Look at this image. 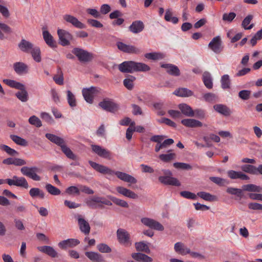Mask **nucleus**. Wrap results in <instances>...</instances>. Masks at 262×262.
<instances>
[{
    "label": "nucleus",
    "mask_w": 262,
    "mask_h": 262,
    "mask_svg": "<svg viewBox=\"0 0 262 262\" xmlns=\"http://www.w3.org/2000/svg\"><path fill=\"white\" fill-rule=\"evenodd\" d=\"M89 163L92 168L101 173L110 175L115 174L120 180L131 184H136L137 182V180L135 178L126 173L119 171H114L105 166L99 164L92 161H89Z\"/></svg>",
    "instance_id": "1"
},
{
    "label": "nucleus",
    "mask_w": 262,
    "mask_h": 262,
    "mask_svg": "<svg viewBox=\"0 0 262 262\" xmlns=\"http://www.w3.org/2000/svg\"><path fill=\"white\" fill-rule=\"evenodd\" d=\"M118 69L122 73H133L135 72H147L150 70V68L145 63L130 60L119 64Z\"/></svg>",
    "instance_id": "2"
},
{
    "label": "nucleus",
    "mask_w": 262,
    "mask_h": 262,
    "mask_svg": "<svg viewBox=\"0 0 262 262\" xmlns=\"http://www.w3.org/2000/svg\"><path fill=\"white\" fill-rule=\"evenodd\" d=\"M164 176H160L158 180L160 183L166 185L180 186L181 183L176 178L172 177V172L168 169H162Z\"/></svg>",
    "instance_id": "3"
},
{
    "label": "nucleus",
    "mask_w": 262,
    "mask_h": 262,
    "mask_svg": "<svg viewBox=\"0 0 262 262\" xmlns=\"http://www.w3.org/2000/svg\"><path fill=\"white\" fill-rule=\"evenodd\" d=\"M72 52L81 62H90L94 58L93 54L92 53L79 48H74Z\"/></svg>",
    "instance_id": "4"
},
{
    "label": "nucleus",
    "mask_w": 262,
    "mask_h": 262,
    "mask_svg": "<svg viewBox=\"0 0 262 262\" xmlns=\"http://www.w3.org/2000/svg\"><path fill=\"white\" fill-rule=\"evenodd\" d=\"M98 105L103 110L113 113L116 112L119 108L117 103L108 98L104 99L99 103Z\"/></svg>",
    "instance_id": "5"
},
{
    "label": "nucleus",
    "mask_w": 262,
    "mask_h": 262,
    "mask_svg": "<svg viewBox=\"0 0 262 262\" xmlns=\"http://www.w3.org/2000/svg\"><path fill=\"white\" fill-rule=\"evenodd\" d=\"M57 35L59 38V43L62 46H67L70 45V40L73 39V36L68 31L58 29Z\"/></svg>",
    "instance_id": "6"
},
{
    "label": "nucleus",
    "mask_w": 262,
    "mask_h": 262,
    "mask_svg": "<svg viewBox=\"0 0 262 262\" xmlns=\"http://www.w3.org/2000/svg\"><path fill=\"white\" fill-rule=\"evenodd\" d=\"M6 181L9 186L13 185L25 189H28L29 187L27 181L23 177H18L16 176H14L12 179H7Z\"/></svg>",
    "instance_id": "7"
},
{
    "label": "nucleus",
    "mask_w": 262,
    "mask_h": 262,
    "mask_svg": "<svg viewBox=\"0 0 262 262\" xmlns=\"http://www.w3.org/2000/svg\"><path fill=\"white\" fill-rule=\"evenodd\" d=\"M38 168L36 166L27 167L24 166L20 169L21 173L26 177H28L32 180L39 181L41 180L40 177L36 174Z\"/></svg>",
    "instance_id": "8"
},
{
    "label": "nucleus",
    "mask_w": 262,
    "mask_h": 262,
    "mask_svg": "<svg viewBox=\"0 0 262 262\" xmlns=\"http://www.w3.org/2000/svg\"><path fill=\"white\" fill-rule=\"evenodd\" d=\"M141 222L145 226L154 230L162 231L164 229L163 226L161 223L152 219L143 217L141 219Z\"/></svg>",
    "instance_id": "9"
},
{
    "label": "nucleus",
    "mask_w": 262,
    "mask_h": 262,
    "mask_svg": "<svg viewBox=\"0 0 262 262\" xmlns=\"http://www.w3.org/2000/svg\"><path fill=\"white\" fill-rule=\"evenodd\" d=\"M97 203H102L107 206H112V202L104 197L94 196L91 199L86 201V205L91 208H97Z\"/></svg>",
    "instance_id": "10"
},
{
    "label": "nucleus",
    "mask_w": 262,
    "mask_h": 262,
    "mask_svg": "<svg viewBox=\"0 0 262 262\" xmlns=\"http://www.w3.org/2000/svg\"><path fill=\"white\" fill-rule=\"evenodd\" d=\"M117 237L120 244L125 246L131 245L129 234L125 229L122 228L118 229L117 231Z\"/></svg>",
    "instance_id": "11"
},
{
    "label": "nucleus",
    "mask_w": 262,
    "mask_h": 262,
    "mask_svg": "<svg viewBox=\"0 0 262 262\" xmlns=\"http://www.w3.org/2000/svg\"><path fill=\"white\" fill-rule=\"evenodd\" d=\"M116 45L120 51L124 53L128 54H138L140 52V50L135 46L126 45L121 41H118Z\"/></svg>",
    "instance_id": "12"
},
{
    "label": "nucleus",
    "mask_w": 262,
    "mask_h": 262,
    "mask_svg": "<svg viewBox=\"0 0 262 262\" xmlns=\"http://www.w3.org/2000/svg\"><path fill=\"white\" fill-rule=\"evenodd\" d=\"M98 91L97 88L91 86L89 88H84L82 90V95L84 100L90 104L93 102L94 94L97 93Z\"/></svg>",
    "instance_id": "13"
},
{
    "label": "nucleus",
    "mask_w": 262,
    "mask_h": 262,
    "mask_svg": "<svg viewBox=\"0 0 262 262\" xmlns=\"http://www.w3.org/2000/svg\"><path fill=\"white\" fill-rule=\"evenodd\" d=\"M222 42L220 36L214 37L208 45V47L216 54L220 53L223 50Z\"/></svg>",
    "instance_id": "14"
},
{
    "label": "nucleus",
    "mask_w": 262,
    "mask_h": 262,
    "mask_svg": "<svg viewBox=\"0 0 262 262\" xmlns=\"http://www.w3.org/2000/svg\"><path fill=\"white\" fill-rule=\"evenodd\" d=\"M91 147L93 151L98 155L99 157L111 159L112 154L109 150L105 148H103L100 146L97 145H92Z\"/></svg>",
    "instance_id": "15"
},
{
    "label": "nucleus",
    "mask_w": 262,
    "mask_h": 262,
    "mask_svg": "<svg viewBox=\"0 0 262 262\" xmlns=\"http://www.w3.org/2000/svg\"><path fill=\"white\" fill-rule=\"evenodd\" d=\"M76 217L80 231L85 235L89 234L91 230L89 223L80 215H78Z\"/></svg>",
    "instance_id": "16"
},
{
    "label": "nucleus",
    "mask_w": 262,
    "mask_h": 262,
    "mask_svg": "<svg viewBox=\"0 0 262 262\" xmlns=\"http://www.w3.org/2000/svg\"><path fill=\"white\" fill-rule=\"evenodd\" d=\"M42 36L46 44L52 49L56 48L57 46V42L54 39L52 35L46 30L45 27L42 28Z\"/></svg>",
    "instance_id": "17"
},
{
    "label": "nucleus",
    "mask_w": 262,
    "mask_h": 262,
    "mask_svg": "<svg viewBox=\"0 0 262 262\" xmlns=\"http://www.w3.org/2000/svg\"><path fill=\"white\" fill-rule=\"evenodd\" d=\"M80 244V241L77 239L69 238L60 242L58 245L61 249H66L68 248L74 247Z\"/></svg>",
    "instance_id": "18"
},
{
    "label": "nucleus",
    "mask_w": 262,
    "mask_h": 262,
    "mask_svg": "<svg viewBox=\"0 0 262 262\" xmlns=\"http://www.w3.org/2000/svg\"><path fill=\"white\" fill-rule=\"evenodd\" d=\"M63 19L67 23L71 24L73 26L79 29H84L85 25L78 20V19L70 14H66L63 16Z\"/></svg>",
    "instance_id": "19"
},
{
    "label": "nucleus",
    "mask_w": 262,
    "mask_h": 262,
    "mask_svg": "<svg viewBox=\"0 0 262 262\" xmlns=\"http://www.w3.org/2000/svg\"><path fill=\"white\" fill-rule=\"evenodd\" d=\"M19 49L23 52L30 53L35 47L31 42L25 39H22L18 44Z\"/></svg>",
    "instance_id": "20"
},
{
    "label": "nucleus",
    "mask_w": 262,
    "mask_h": 262,
    "mask_svg": "<svg viewBox=\"0 0 262 262\" xmlns=\"http://www.w3.org/2000/svg\"><path fill=\"white\" fill-rule=\"evenodd\" d=\"M118 193L130 199H137L138 195L133 191L122 186H118L116 188Z\"/></svg>",
    "instance_id": "21"
},
{
    "label": "nucleus",
    "mask_w": 262,
    "mask_h": 262,
    "mask_svg": "<svg viewBox=\"0 0 262 262\" xmlns=\"http://www.w3.org/2000/svg\"><path fill=\"white\" fill-rule=\"evenodd\" d=\"M181 122L185 126L189 128L199 127L203 126V123L201 121L194 119H184Z\"/></svg>",
    "instance_id": "22"
},
{
    "label": "nucleus",
    "mask_w": 262,
    "mask_h": 262,
    "mask_svg": "<svg viewBox=\"0 0 262 262\" xmlns=\"http://www.w3.org/2000/svg\"><path fill=\"white\" fill-rule=\"evenodd\" d=\"M161 67L166 70V72L170 75L174 76L180 75V71L178 67L172 64H162Z\"/></svg>",
    "instance_id": "23"
},
{
    "label": "nucleus",
    "mask_w": 262,
    "mask_h": 262,
    "mask_svg": "<svg viewBox=\"0 0 262 262\" xmlns=\"http://www.w3.org/2000/svg\"><path fill=\"white\" fill-rule=\"evenodd\" d=\"M37 249L41 252H43L49 256L55 258L58 256V253L51 246H43L38 247Z\"/></svg>",
    "instance_id": "24"
},
{
    "label": "nucleus",
    "mask_w": 262,
    "mask_h": 262,
    "mask_svg": "<svg viewBox=\"0 0 262 262\" xmlns=\"http://www.w3.org/2000/svg\"><path fill=\"white\" fill-rule=\"evenodd\" d=\"M144 28L143 23L141 20H136L133 22L132 25L129 26V30L135 34L141 32Z\"/></svg>",
    "instance_id": "25"
},
{
    "label": "nucleus",
    "mask_w": 262,
    "mask_h": 262,
    "mask_svg": "<svg viewBox=\"0 0 262 262\" xmlns=\"http://www.w3.org/2000/svg\"><path fill=\"white\" fill-rule=\"evenodd\" d=\"M227 175L231 179H240L241 180H248L249 177L242 172L241 171H236L233 170H230L227 171Z\"/></svg>",
    "instance_id": "26"
},
{
    "label": "nucleus",
    "mask_w": 262,
    "mask_h": 262,
    "mask_svg": "<svg viewBox=\"0 0 262 262\" xmlns=\"http://www.w3.org/2000/svg\"><path fill=\"white\" fill-rule=\"evenodd\" d=\"M132 257L135 260L139 262H152V259L148 255L142 253H133Z\"/></svg>",
    "instance_id": "27"
},
{
    "label": "nucleus",
    "mask_w": 262,
    "mask_h": 262,
    "mask_svg": "<svg viewBox=\"0 0 262 262\" xmlns=\"http://www.w3.org/2000/svg\"><path fill=\"white\" fill-rule=\"evenodd\" d=\"M178 107L183 115L187 117H193V110L188 104L186 103H181L178 105Z\"/></svg>",
    "instance_id": "28"
},
{
    "label": "nucleus",
    "mask_w": 262,
    "mask_h": 262,
    "mask_svg": "<svg viewBox=\"0 0 262 262\" xmlns=\"http://www.w3.org/2000/svg\"><path fill=\"white\" fill-rule=\"evenodd\" d=\"M18 90L19 91L15 94L16 97L23 102H27L29 99V96L25 85L23 84V86H20V89Z\"/></svg>",
    "instance_id": "29"
},
{
    "label": "nucleus",
    "mask_w": 262,
    "mask_h": 262,
    "mask_svg": "<svg viewBox=\"0 0 262 262\" xmlns=\"http://www.w3.org/2000/svg\"><path fill=\"white\" fill-rule=\"evenodd\" d=\"M85 255L93 262H102L104 261L102 255L97 252H85Z\"/></svg>",
    "instance_id": "30"
},
{
    "label": "nucleus",
    "mask_w": 262,
    "mask_h": 262,
    "mask_svg": "<svg viewBox=\"0 0 262 262\" xmlns=\"http://www.w3.org/2000/svg\"><path fill=\"white\" fill-rule=\"evenodd\" d=\"M14 71L18 74H22L28 72V66L23 62H16L13 64Z\"/></svg>",
    "instance_id": "31"
},
{
    "label": "nucleus",
    "mask_w": 262,
    "mask_h": 262,
    "mask_svg": "<svg viewBox=\"0 0 262 262\" xmlns=\"http://www.w3.org/2000/svg\"><path fill=\"white\" fill-rule=\"evenodd\" d=\"M45 136L51 142L59 146L60 147L65 143L63 139L54 134L47 133Z\"/></svg>",
    "instance_id": "32"
},
{
    "label": "nucleus",
    "mask_w": 262,
    "mask_h": 262,
    "mask_svg": "<svg viewBox=\"0 0 262 262\" xmlns=\"http://www.w3.org/2000/svg\"><path fill=\"white\" fill-rule=\"evenodd\" d=\"M213 108L215 111L225 116H230L231 113L230 110L226 105L221 104L214 105Z\"/></svg>",
    "instance_id": "33"
},
{
    "label": "nucleus",
    "mask_w": 262,
    "mask_h": 262,
    "mask_svg": "<svg viewBox=\"0 0 262 262\" xmlns=\"http://www.w3.org/2000/svg\"><path fill=\"white\" fill-rule=\"evenodd\" d=\"M173 94L182 97H187L191 96L193 93L191 90L184 88H179L173 92Z\"/></svg>",
    "instance_id": "34"
},
{
    "label": "nucleus",
    "mask_w": 262,
    "mask_h": 262,
    "mask_svg": "<svg viewBox=\"0 0 262 262\" xmlns=\"http://www.w3.org/2000/svg\"><path fill=\"white\" fill-rule=\"evenodd\" d=\"M254 16L252 14L248 15L243 20L242 23V27L245 30H250L254 27V24H251L249 26L248 25L250 24L252 20L253 19Z\"/></svg>",
    "instance_id": "35"
},
{
    "label": "nucleus",
    "mask_w": 262,
    "mask_h": 262,
    "mask_svg": "<svg viewBox=\"0 0 262 262\" xmlns=\"http://www.w3.org/2000/svg\"><path fill=\"white\" fill-rule=\"evenodd\" d=\"M203 81L205 86L211 89L213 87L212 80L210 74L208 72H205L203 74Z\"/></svg>",
    "instance_id": "36"
},
{
    "label": "nucleus",
    "mask_w": 262,
    "mask_h": 262,
    "mask_svg": "<svg viewBox=\"0 0 262 262\" xmlns=\"http://www.w3.org/2000/svg\"><path fill=\"white\" fill-rule=\"evenodd\" d=\"M136 77L133 75H128L123 80L124 86L128 90H132L134 88V81L136 80Z\"/></svg>",
    "instance_id": "37"
},
{
    "label": "nucleus",
    "mask_w": 262,
    "mask_h": 262,
    "mask_svg": "<svg viewBox=\"0 0 262 262\" xmlns=\"http://www.w3.org/2000/svg\"><path fill=\"white\" fill-rule=\"evenodd\" d=\"M243 191H247L250 192H262V187L256 186L254 184H247L243 185L242 186Z\"/></svg>",
    "instance_id": "38"
},
{
    "label": "nucleus",
    "mask_w": 262,
    "mask_h": 262,
    "mask_svg": "<svg viewBox=\"0 0 262 262\" xmlns=\"http://www.w3.org/2000/svg\"><path fill=\"white\" fill-rule=\"evenodd\" d=\"M62 151L69 159L75 160L77 159V156L73 152V151L68 147L64 143L61 147Z\"/></svg>",
    "instance_id": "39"
},
{
    "label": "nucleus",
    "mask_w": 262,
    "mask_h": 262,
    "mask_svg": "<svg viewBox=\"0 0 262 262\" xmlns=\"http://www.w3.org/2000/svg\"><path fill=\"white\" fill-rule=\"evenodd\" d=\"M135 247L138 251L144 252L148 254L150 252L148 245L143 242L136 243Z\"/></svg>",
    "instance_id": "40"
},
{
    "label": "nucleus",
    "mask_w": 262,
    "mask_h": 262,
    "mask_svg": "<svg viewBox=\"0 0 262 262\" xmlns=\"http://www.w3.org/2000/svg\"><path fill=\"white\" fill-rule=\"evenodd\" d=\"M29 194L32 198L39 197L40 199L45 198V193L38 188H32L29 191Z\"/></svg>",
    "instance_id": "41"
},
{
    "label": "nucleus",
    "mask_w": 262,
    "mask_h": 262,
    "mask_svg": "<svg viewBox=\"0 0 262 262\" xmlns=\"http://www.w3.org/2000/svg\"><path fill=\"white\" fill-rule=\"evenodd\" d=\"M30 53L31 54L33 59L36 62H39L41 61V52L38 47L35 46Z\"/></svg>",
    "instance_id": "42"
},
{
    "label": "nucleus",
    "mask_w": 262,
    "mask_h": 262,
    "mask_svg": "<svg viewBox=\"0 0 262 262\" xmlns=\"http://www.w3.org/2000/svg\"><path fill=\"white\" fill-rule=\"evenodd\" d=\"M196 195L207 201H213L216 200V196L215 195L204 191L198 192Z\"/></svg>",
    "instance_id": "43"
},
{
    "label": "nucleus",
    "mask_w": 262,
    "mask_h": 262,
    "mask_svg": "<svg viewBox=\"0 0 262 262\" xmlns=\"http://www.w3.org/2000/svg\"><path fill=\"white\" fill-rule=\"evenodd\" d=\"M10 138L17 145L23 146H26L28 145V143L25 139L18 136L11 135H10Z\"/></svg>",
    "instance_id": "44"
},
{
    "label": "nucleus",
    "mask_w": 262,
    "mask_h": 262,
    "mask_svg": "<svg viewBox=\"0 0 262 262\" xmlns=\"http://www.w3.org/2000/svg\"><path fill=\"white\" fill-rule=\"evenodd\" d=\"M107 197L110 198L111 201H112V202L117 205L124 208H128L129 207L128 203L124 200L118 199L112 195H109Z\"/></svg>",
    "instance_id": "45"
},
{
    "label": "nucleus",
    "mask_w": 262,
    "mask_h": 262,
    "mask_svg": "<svg viewBox=\"0 0 262 262\" xmlns=\"http://www.w3.org/2000/svg\"><path fill=\"white\" fill-rule=\"evenodd\" d=\"M45 188L47 191L51 195H58L61 193V191L59 189L50 184H46Z\"/></svg>",
    "instance_id": "46"
},
{
    "label": "nucleus",
    "mask_w": 262,
    "mask_h": 262,
    "mask_svg": "<svg viewBox=\"0 0 262 262\" xmlns=\"http://www.w3.org/2000/svg\"><path fill=\"white\" fill-rule=\"evenodd\" d=\"M3 81L7 85L16 89H20V86L22 87L23 84L19 82L8 79H4Z\"/></svg>",
    "instance_id": "47"
},
{
    "label": "nucleus",
    "mask_w": 262,
    "mask_h": 262,
    "mask_svg": "<svg viewBox=\"0 0 262 262\" xmlns=\"http://www.w3.org/2000/svg\"><path fill=\"white\" fill-rule=\"evenodd\" d=\"M53 80L55 82V83L59 85H63V74L60 68H59L57 70V74L55 75L53 77Z\"/></svg>",
    "instance_id": "48"
},
{
    "label": "nucleus",
    "mask_w": 262,
    "mask_h": 262,
    "mask_svg": "<svg viewBox=\"0 0 262 262\" xmlns=\"http://www.w3.org/2000/svg\"><path fill=\"white\" fill-rule=\"evenodd\" d=\"M226 192L230 194L235 195L239 198L243 196V190L239 188L229 187L227 189Z\"/></svg>",
    "instance_id": "49"
},
{
    "label": "nucleus",
    "mask_w": 262,
    "mask_h": 262,
    "mask_svg": "<svg viewBox=\"0 0 262 262\" xmlns=\"http://www.w3.org/2000/svg\"><path fill=\"white\" fill-rule=\"evenodd\" d=\"M210 180L220 186H224L229 183L228 180L219 177H212L210 178Z\"/></svg>",
    "instance_id": "50"
},
{
    "label": "nucleus",
    "mask_w": 262,
    "mask_h": 262,
    "mask_svg": "<svg viewBox=\"0 0 262 262\" xmlns=\"http://www.w3.org/2000/svg\"><path fill=\"white\" fill-rule=\"evenodd\" d=\"M221 82L222 89H227L230 88V80L228 75H224L221 78Z\"/></svg>",
    "instance_id": "51"
},
{
    "label": "nucleus",
    "mask_w": 262,
    "mask_h": 262,
    "mask_svg": "<svg viewBox=\"0 0 262 262\" xmlns=\"http://www.w3.org/2000/svg\"><path fill=\"white\" fill-rule=\"evenodd\" d=\"M173 166L178 169L191 170L192 168L189 164L182 162H175L173 164Z\"/></svg>",
    "instance_id": "52"
},
{
    "label": "nucleus",
    "mask_w": 262,
    "mask_h": 262,
    "mask_svg": "<svg viewBox=\"0 0 262 262\" xmlns=\"http://www.w3.org/2000/svg\"><path fill=\"white\" fill-rule=\"evenodd\" d=\"M176 155L174 153L168 154H161L159 155L160 159L164 162H169L176 158Z\"/></svg>",
    "instance_id": "53"
},
{
    "label": "nucleus",
    "mask_w": 262,
    "mask_h": 262,
    "mask_svg": "<svg viewBox=\"0 0 262 262\" xmlns=\"http://www.w3.org/2000/svg\"><path fill=\"white\" fill-rule=\"evenodd\" d=\"M0 149L5 151L8 155L12 156H14L18 154L17 151L6 145L0 144Z\"/></svg>",
    "instance_id": "54"
},
{
    "label": "nucleus",
    "mask_w": 262,
    "mask_h": 262,
    "mask_svg": "<svg viewBox=\"0 0 262 262\" xmlns=\"http://www.w3.org/2000/svg\"><path fill=\"white\" fill-rule=\"evenodd\" d=\"M145 57L151 60H159L163 58L164 56L162 54L158 53H149L145 54Z\"/></svg>",
    "instance_id": "55"
},
{
    "label": "nucleus",
    "mask_w": 262,
    "mask_h": 262,
    "mask_svg": "<svg viewBox=\"0 0 262 262\" xmlns=\"http://www.w3.org/2000/svg\"><path fill=\"white\" fill-rule=\"evenodd\" d=\"M67 99L69 104L71 107L76 105V99L74 94L70 91H67Z\"/></svg>",
    "instance_id": "56"
},
{
    "label": "nucleus",
    "mask_w": 262,
    "mask_h": 262,
    "mask_svg": "<svg viewBox=\"0 0 262 262\" xmlns=\"http://www.w3.org/2000/svg\"><path fill=\"white\" fill-rule=\"evenodd\" d=\"M204 98L206 101L209 102H215L217 101V96L211 93H206L204 95Z\"/></svg>",
    "instance_id": "57"
},
{
    "label": "nucleus",
    "mask_w": 262,
    "mask_h": 262,
    "mask_svg": "<svg viewBox=\"0 0 262 262\" xmlns=\"http://www.w3.org/2000/svg\"><path fill=\"white\" fill-rule=\"evenodd\" d=\"M97 249L101 253H110L112 249L106 244L102 243L97 245Z\"/></svg>",
    "instance_id": "58"
},
{
    "label": "nucleus",
    "mask_w": 262,
    "mask_h": 262,
    "mask_svg": "<svg viewBox=\"0 0 262 262\" xmlns=\"http://www.w3.org/2000/svg\"><path fill=\"white\" fill-rule=\"evenodd\" d=\"M242 169L246 172L252 174H256V167L252 165H245L242 167Z\"/></svg>",
    "instance_id": "59"
},
{
    "label": "nucleus",
    "mask_w": 262,
    "mask_h": 262,
    "mask_svg": "<svg viewBox=\"0 0 262 262\" xmlns=\"http://www.w3.org/2000/svg\"><path fill=\"white\" fill-rule=\"evenodd\" d=\"M29 122L37 127H39L42 126V123L40 120L35 116H32L29 119Z\"/></svg>",
    "instance_id": "60"
},
{
    "label": "nucleus",
    "mask_w": 262,
    "mask_h": 262,
    "mask_svg": "<svg viewBox=\"0 0 262 262\" xmlns=\"http://www.w3.org/2000/svg\"><path fill=\"white\" fill-rule=\"evenodd\" d=\"M236 14L234 12H230L229 13H224L223 15V20L225 21L231 23L236 17Z\"/></svg>",
    "instance_id": "61"
},
{
    "label": "nucleus",
    "mask_w": 262,
    "mask_h": 262,
    "mask_svg": "<svg viewBox=\"0 0 262 262\" xmlns=\"http://www.w3.org/2000/svg\"><path fill=\"white\" fill-rule=\"evenodd\" d=\"M174 249L176 252L184 254L185 253L184 245L181 242H177L174 244Z\"/></svg>",
    "instance_id": "62"
},
{
    "label": "nucleus",
    "mask_w": 262,
    "mask_h": 262,
    "mask_svg": "<svg viewBox=\"0 0 262 262\" xmlns=\"http://www.w3.org/2000/svg\"><path fill=\"white\" fill-rule=\"evenodd\" d=\"M66 192L69 195L75 194L77 195L80 194V189L77 187L72 186L69 187L66 190Z\"/></svg>",
    "instance_id": "63"
},
{
    "label": "nucleus",
    "mask_w": 262,
    "mask_h": 262,
    "mask_svg": "<svg viewBox=\"0 0 262 262\" xmlns=\"http://www.w3.org/2000/svg\"><path fill=\"white\" fill-rule=\"evenodd\" d=\"M180 194L182 196L192 200H195L196 199V195L194 193L188 191H183L180 192Z\"/></svg>",
    "instance_id": "64"
}]
</instances>
